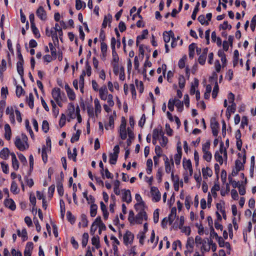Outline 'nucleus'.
Returning <instances> with one entry per match:
<instances>
[{"instance_id": "obj_1", "label": "nucleus", "mask_w": 256, "mask_h": 256, "mask_svg": "<svg viewBox=\"0 0 256 256\" xmlns=\"http://www.w3.org/2000/svg\"><path fill=\"white\" fill-rule=\"evenodd\" d=\"M134 208L136 210H140V212L136 216L135 222L138 224H141L144 219L146 220L148 219L146 213L144 210V202L137 203L134 205Z\"/></svg>"}, {"instance_id": "obj_2", "label": "nucleus", "mask_w": 256, "mask_h": 256, "mask_svg": "<svg viewBox=\"0 0 256 256\" xmlns=\"http://www.w3.org/2000/svg\"><path fill=\"white\" fill-rule=\"evenodd\" d=\"M126 122L124 117L122 118L120 125V126L118 132L120 138L124 140L127 137V130L126 129Z\"/></svg>"}, {"instance_id": "obj_3", "label": "nucleus", "mask_w": 256, "mask_h": 256, "mask_svg": "<svg viewBox=\"0 0 256 256\" xmlns=\"http://www.w3.org/2000/svg\"><path fill=\"white\" fill-rule=\"evenodd\" d=\"M164 160L166 172L169 174L171 172L172 166L174 167V166L173 159L171 158L170 160L168 158L164 156Z\"/></svg>"}, {"instance_id": "obj_4", "label": "nucleus", "mask_w": 256, "mask_h": 256, "mask_svg": "<svg viewBox=\"0 0 256 256\" xmlns=\"http://www.w3.org/2000/svg\"><path fill=\"white\" fill-rule=\"evenodd\" d=\"M243 151L244 152V154L242 156V160L243 162H242L240 160H236L235 162V168L236 170H242L244 168V164L246 163V150L244 149L243 150Z\"/></svg>"}, {"instance_id": "obj_5", "label": "nucleus", "mask_w": 256, "mask_h": 256, "mask_svg": "<svg viewBox=\"0 0 256 256\" xmlns=\"http://www.w3.org/2000/svg\"><path fill=\"white\" fill-rule=\"evenodd\" d=\"M14 144L16 148L21 151H24L28 148V144L26 142V144H24V143L22 142L21 139L18 137L16 138Z\"/></svg>"}, {"instance_id": "obj_6", "label": "nucleus", "mask_w": 256, "mask_h": 256, "mask_svg": "<svg viewBox=\"0 0 256 256\" xmlns=\"http://www.w3.org/2000/svg\"><path fill=\"white\" fill-rule=\"evenodd\" d=\"M150 192L153 196V200L155 202H158L160 200V193L157 188L152 186L150 189Z\"/></svg>"}, {"instance_id": "obj_7", "label": "nucleus", "mask_w": 256, "mask_h": 256, "mask_svg": "<svg viewBox=\"0 0 256 256\" xmlns=\"http://www.w3.org/2000/svg\"><path fill=\"white\" fill-rule=\"evenodd\" d=\"M52 95L56 102H58L60 100H62L60 90L59 88H54L52 92Z\"/></svg>"}, {"instance_id": "obj_8", "label": "nucleus", "mask_w": 256, "mask_h": 256, "mask_svg": "<svg viewBox=\"0 0 256 256\" xmlns=\"http://www.w3.org/2000/svg\"><path fill=\"white\" fill-rule=\"evenodd\" d=\"M164 134V132L160 129V130L158 128H154L152 132V143L154 144H156L157 140L159 138V136Z\"/></svg>"}, {"instance_id": "obj_9", "label": "nucleus", "mask_w": 256, "mask_h": 256, "mask_svg": "<svg viewBox=\"0 0 256 256\" xmlns=\"http://www.w3.org/2000/svg\"><path fill=\"white\" fill-rule=\"evenodd\" d=\"M99 94L101 100H106L108 96V90L106 86L104 85L99 89Z\"/></svg>"}, {"instance_id": "obj_10", "label": "nucleus", "mask_w": 256, "mask_h": 256, "mask_svg": "<svg viewBox=\"0 0 256 256\" xmlns=\"http://www.w3.org/2000/svg\"><path fill=\"white\" fill-rule=\"evenodd\" d=\"M134 236L130 231H127L124 236V242L125 244L128 245L132 242Z\"/></svg>"}, {"instance_id": "obj_11", "label": "nucleus", "mask_w": 256, "mask_h": 256, "mask_svg": "<svg viewBox=\"0 0 256 256\" xmlns=\"http://www.w3.org/2000/svg\"><path fill=\"white\" fill-rule=\"evenodd\" d=\"M210 126L212 130V133L213 135L215 136H216L218 133V126L219 124L218 122L216 120H211Z\"/></svg>"}, {"instance_id": "obj_12", "label": "nucleus", "mask_w": 256, "mask_h": 256, "mask_svg": "<svg viewBox=\"0 0 256 256\" xmlns=\"http://www.w3.org/2000/svg\"><path fill=\"white\" fill-rule=\"evenodd\" d=\"M37 16L42 20H45L46 19V14L44 8L40 6L37 10L36 12Z\"/></svg>"}, {"instance_id": "obj_13", "label": "nucleus", "mask_w": 256, "mask_h": 256, "mask_svg": "<svg viewBox=\"0 0 256 256\" xmlns=\"http://www.w3.org/2000/svg\"><path fill=\"white\" fill-rule=\"evenodd\" d=\"M122 191H124L122 196V200L128 204L130 202L132 201V196L130 190H123Z\"/></svg>"}, {"instance_id": "obj_14", "label": "nucleus", "mask_w": 256, "mask_h": 256, "mask_svg": "<svg viewBox=\"0 0 256 256\" xmlns=\"http://www.w3.org/2000/svg\"><path fill=\"white\" fill-rule=\"evenodd\" d=\"M183 166L185 170H188L190 172V175L192 176L193 172L192 168V166L191 161L190 160H186L184 159L183 160Z\"/></svg>"}, {"instance_id": "obj_15", "label": "nucleus", "mask_w": 256, "mask_h": 256, "mask_svg": "<svg viewBox=\"0 0 256 256\" xmlns=\"http://www.w3.org/2000/svg\"><path fill=\"white\" fill-rule=\"evenodd\" d=\"M4 204L6 208H9L12 210H14L16 208V204H14V202L12 199L7 198L5 200Z\"/></svg>"}, {"instance_id": "obj_16", "label": "nucleus", "mask_w": 256, "mask_h": 256, "mask_svg": "<svg viewBox=\"0 0 256 256\" xmlns=\"http://www.w3.org/2000/svg\"><path fill=\"white\" fill-rule=\"evenodd\" d=\"M74 111L75 108L74 104L72 103L69 104L68 108V115L72 119H74L76 118Z\"/></svg>"}, {"instance_id": "obj_17", "label": "nucleus", "mask_w": 256, "mask_h": 256, "mask_svg": "<svg viewBox=\"0 0 256 256\" xmlns=\"http://www.w3.org/2000/svg\"><path fill=\"white\" fill-rule=\"evenodd\" d=\"M112 64L114 68H118V62L119 60V58L117 54L116 50H112Z\"/></svg>"}, {"instance_id": "obj_18", "label": "nucleus", "mask_w": 256, "mask_h": 256, "mask_svg": "<svg viewBox=\"0 0 256 256\" xmlns=\"http://www.w3.org/2000/svg\"><path fill=\"white\" fill-rule=\"evenodd\" d=\"M116 117V112H114V115H112L109 117L108 124L105 125V128L109 130L110 128H113L114 126V118Z\"/></svg>"}, {"instance_id": "obj_19", "label": "nucleus", "mask_w": 256, "mask_h": 256, "mask_svg": "<svg viewBox=\"0 0 256 256\" xmlns=\"http://www.w3.org/2000/svg\"><path fill=\"white\" fill-rule=\"evenodd\" d=\"M94 110H95V114L96 116L97 117L98 114L100 113L102 107L100 104V102L98 98H96L94 100Z\"/></svg>"}, {"instance_id": "obj_20", "label": "nucleus", "mask_w": 256, "mask_h": 256, "mask_svg": "<svg viewBox=\"0 0 256 256\" xmlns=\"http://www.w3.org/2000/svg\"><path fill=\"white\" fill-rule=\"evenodd\" d=\"M4 130H5L4 137H5L6 139L9 140L11 138L12 132H11L10 127L8 124H5Z\"/></svg>"}, {"instance_id": "obj_21", "label": "nucleus", "mask_w": 256, "mask_h": 256, "mask_svg": "<svg viewBox=\"0 0 256 256\" xmlns=\"http://www.w3.org/2000/svg\"><path fill=\"white\" fill-rule=\"evenodd\" d=\"M46 34L48 36H52L53 38H55L56 40H58L57 34L54 32L53 28L50 30L49 28L47 27L46 30Z\"/></svg>"}, {"instance_id": "obj_22", "label": "nucleus", "mask_w": 256, "mask_h": 256, "mask_svg": "<svg viewBox=\"0 0 256 256\" xmlns=\"http://www.w3.org/2000/svg\"><path fill=\"white\" fill-rule=\"evenodd\" d=\"M202 175L204 178H207L208 176L210 177L212 176V170L206 167L202 169Z\"/></svg>"}, {"instance_id": "obj_23", "label": "nucleus", "mask_w": 256, "mask_h": 256, "mask_svg": "<svg viewBox=\"0 0 256 256\" xmlns=\"http://www.w3.org/2000/svg\"><path fill=\"white\" fill-rule=\"evenodd\" d=\"M9 153L10 151L8 148H4L0 152V157L6 160L8 156Z\"/></svg>"}, {"instance_id": "obj_24", "label": "nucleus", "mask_w": 256, "mask_h": 256, "mask_svg": "<svg viewBox=\"0 0 256 256\" xmlns=\"http://www.w3.org/2000/svg\"><path fill=\"white\" fill-rule=\"evenodd\" d=\"M22 61H18L17 63V70L19 74L22 77L24 74Z\"/></svg>"}, {"instance_id": "obj_25", "label": "nucleus", "mask_w": 256, "mask_h": 256, "mask_svg": "<svg viewBox=\"0 0 256 256\" xmlns=\"http://www.w3.org/2000/svg\"><path fill=\"white\" fill-rule=\"evenodd\" d=\"M68 157L69 158H72L74 162H76V157L77 156V152H76V148H74L73 149V154H72L70 150V148H68Z\"/></svg>"}, {"instance_id": "obj_26", "label": "nucleus", "mask_w": 256, "mask_h": 256, "mask_svg": "<svg viewBox=\"0 0 256 256\" xmlns=\"http://www.w3.org/2000/svg\"><path fill=\"white\" fill-rule=\"evenodd\" d=\"M92 244L96 248H100V238L98 236H94L92 238Z\"/></svg>"}, {"instance_id": "obj_27", "label": "nucleus", "mask_w": 256, "mask_h": 256, "mask_svg": "<svg viewBox=\"0 0 256 256\" xmlns=\"http://www.w3.org/2000/svg\"><path fill=\"white\" fill-rule=\"evenodd\" d=\"M112 18V16L110 14H108V16H106L103 20L102 27L103 28H106L107 26L108 23H110L111 22Z\"/></svg>"}, {"instance_id": "obj_28", "label": "nucleus", "mask_w": 256, "mask_h": 256, "mask_svg": "<svg viewBox=\"0 0 256 256\" xmlns=\"http://www.w3.org/2000/svg\"><path fill=\"white\" fill-rule=\"evenodd\" d=\"M174 106L178 108V111L182 112L183 109L184 103L178 99H174Z\"/></svg>"}, {"instance_id": "obj_29", "label": "nucleus", "mask_w": 256, "mask_h": 256, "mask_svg": "<svg viewBox=\"0 0 256 256\" xmlns=\"http://www.w3.org/2000/svg\"><path fill=\"white\" fill-rule=\"evenodd\" d=\"M82 224L83 227H86L88 225V220L86 216L84 214L81 215V222L79 223V226Z\"/></svg>"}, {"instance_id": "obj_30", "label": "nucleus", "mask_w": 256, "mask_h": 256, "mask_svg": "<svg viewBox=\"0 0 256 256\" xmlns=\"http://www.w3.org/2000/svg\"><path fill=\"white\" fill-rule=\"evenodd\" d=\"M98 206L96 204H92L90 209V214L92 217H94L96 216L97 212Z\"/></svg>"}, {"instance_id": "obj_31", "label": "nucleus", "mask_w": 256, "mask_h": 256, "mask_svg": "<svg viewBox=\"0 0 256 256\" xmlns=\"http://www.w3.org/2000/svg\"><path fill=\"white\" fill-rule=\"evenodd\" d=\"M108 46L107 44L104 42H101L100 50L102 53V56L105 58Z\"/></svg>"}, {"instance_id": "obj_32", "label": "nucleus", "mask_w": 256, "mask_h": 256, "mask_svg": "<svg viewBox=\"0 0 256 256\" xmlns=\"http://www.w3.org/2000/svg\"><path fill=\"white\" fill-rule=\"evenodd\" d=\"M171 34H173V32L172 31H170L169 32H165L163 34L164 40V42L167 44L168 43L170 40Z\"/></svg>"}, {"instance_id": "obj_33", "label": "nucleus", "mask_w": 256, "mask_h": 256, "mask_svg": "<svg viewBox=\"0 0 256 256\" xmlns=\"http://www.w3.org/2000/svg\"><path fill=\"white\" fill-rule=\"evenodd\" d=\"M214 158L218 162L220 163V164H223L224 160L222 156L220 154V152L218 151L216 152L214 154Z\"/></svg>"}, {"instance_id": "obj_34", "label": "nucleus", "mask_w": 256, "mask_h": 256, "mask_svg": "<svg viewBox=\"0 0 256 256\" xmlns=\"http://www.w3.org/2000/svg\"><path fill=\"white\" fill-rule=\"evenodd\" d=\"M88 234L87 232H84L82 235V246L83 247H85L88 242Z\"/></svg>"}, {"instance_id": "obj_35", "label": "nucleus", "mask_w": 256, "mask_h": 256, "mask_svg": "<svg viewBox=\"0 0 256 256\" xmlns=\"http://www.w3.org/2000/svg\"><path fill=\"white\" fill-rule=\"evenodd\" d=\"M34 98L32 93H30L29 94L28 98V106L30 108H34Z\"/></svg>"}, {"instance_id": "obj_36", "label": "nucleus", "mask_w": 256, "mask_h": 256, "mask_svg": "<svg viewBox=\"0 0 256 256\" xmlns=\"http://www.w3.org/2000/svg\"><path fill=\"white\" fill-rule=\"evenodd\" d=\"M120 182L119 180H116L114 182V192L116 195H119L120 194V190H119V186H120Z\"/></svg>"}, {"instance_id": "obj_37", "label": "nucleus", "mask_w": 256, "mask_h": 256, "mask_svg": "<svg viewBox=\"0 0 256 256\" xmlns=\"http://www.w3.org/2000/svg\"><path fill=\"white\" fill-rule=\"evenodd\" d=\"M118 156L112 154V153L110 154V163L112 164H115L116 162Z\"/></svg>"}, {"instance_id": "obj_38", "label": "nucleus", "mask_w": 256, "mask_h": 256, "mask_svg": "<svg viewBox=\"0 0 256 256\" xmlns=\"http://www.w3.org/2000/svg\"><path fill=\"white\" fill-rule=\"evenodd\" d=\"M80 133V130H78L76 131V132L74 134L72 138H71L70 142L72 143H74L75 142L78 141L79 140Z\"/></svg>"}, {"instance_id": "obj_39", "label": "nucleus", "mask_w": 256, "mask_h": 256, "mask_svg": "<svg viewBox=\"0 0 256 256\" xmlns=\"http://www.w3.org/2000/svg\"><path fill=\"white\" fill-rule=\"evenodd\" d=\"M135 83L138 88L140 92L142 93L144 90V84L142 82V81L139 82L138 80H136Z\"/></svg>"}, {"instance_id": "obj_40", "label": "nucleus", "mask_w": 256, "mask_h": 256, "mask_svg": "<svg viewBox=\"0 0 256 256\" xmlns=\"http://www.w3.org/2000/svg\"><path fill=\"white\" fill-rule=\"evenodd\" d=\"M194 238H188L186 244V248H194Z\"/></svg>"}, {"instance_id": "obj_41", "label": "nucleus", "mask_w": 256, "mask_h": 256, "mask_svg": "<svg viewBox=\"0 0 256 256\" xmlns=\"http://www.w3.org/2000/svg\"><path fill=\"white\" fill-rule=\"evenodd\" d=\"M204 152L203 158L208 162H210L211 160L212 155L210 152L206 151Z\"/></svg>"}, {"instance_id": "obj_42", "label": "nucleus", "mask_w": 256, "mask_h": 256, "mask_svg": "<svg viewBox=\"0 0 256 256\" xmlns=\"http://www.w3.org/2000/svg\"><path fill=\"white\" fill-rule=\"evenodd\" d=\"M220 189V186L218 184H214V186H212L211 192L212 194V196L214 197H216L217 196L216 192L218 191Z\"/></svg>"}, {"instance_id": "obj_43", "label": "nucleus", "mask_w": 256, "mask_h": 256, "mask_svg": "<svg viewBox=\"0 0 256 256\" xmlns=\"http://www.w3.org/2000/svg\"><path fill=\"white\" fill-rule=\"evenodd\" d=\"M57 190L58 193L60 196L64 195V188L61 182H58L57 184Z\"/></svg>"}, {"instance_id": "obj_44", "label": "nucleus", "mask_w": 256, "mask_h": 256, "mask_svg": "<svg viewBox=\"0 0 256 256\" xmlns=\"http://www.w3.org/2000/svg\"><path fill=\"white\" fill-rule=\"evenodd\" d=\"M218 82L216 81L215 82V85L214 88L212 92V97L213 98H216L218 95Z\"/></svg>"}, {"instance_id": "obj_45", "label": "nucleus", "mask_w": 256, "mask_h": 256, "mask_svg": "<svg viewBox=\"0 0 256 256\" xmlns=\"http://www.w3.org/2000/svg\"><path fill=\"white\" fill-rule=\"evenodd\" d=\"M42 156L44 162V163H46L48 160V155L46 154V148L45 146H44L42 148Z\"/></svg>"}, {"instance_id": "obj_46", "label": "nucleus", "mask_w": 256, "mask_h": 256, "mask_svg": "<svg viewBox=\"0 0 256 256\" xmlns=\"http://www.w3.org/2000/svg\"><path fill=\"white\" fill-rule=\"evenodd\" d=\"M48 46H49V47H50V50L51 52L52 56V57H54V59H56V48L54 47V46H53V44L52 42H50L48 44Z\"/></svg>"}, {"instance_id": "obj_47", "label": "nucleus", "mask_w": 256, "mask_h": 256, "mask_svg": "<svg viewBox=\"0 0 256 256\" xmlns=\"http://www.w3.org/2000/svg\"><path fill=\"white\" fill-rule=\"evenodd\" d=\"M128 220L130 224H134L135 222L136 217H134V214L132 210L129 212Z\"/></svg>"}, {"instance_id": "obj_48", "label": "nucleus", "mask_w": 256, "mask_h": 256, "mask_svg": "<svg viewBox=\"0 0 256 256\" xmlns=\"http://www.w3.org/2000/svg\"><path fill=\"white\" fill-rule=\"evenodd\" d=\"M186 80L183 76H180L178 78L179 86L180 88H183L184 87Z\"/></svg>"}, {"instance_id": "obj_49", "label": "nucleus", "mask_w": 256, "mask_h": 256, "mask_svg": "<svg viewBox=\"0 0 256 256\" xmlns=\"http://www.w3.org/2000/svg\"><path fill=\"white\" fill-rule=\"evenodd\" d=\"M31 28L32 31V32L34 34L36 38H39L40 36V34L39 32V30L37 28L36 26V24L31 26Z\"/></svg>"}, {"instance_id": "obj_50", "label": "nucleus", "mask_w": 256, "mask_h": 256, "mask_svg": "<svg viewBox=\"0 0 256 256\" xmlns=\"http://www.w3.org/2000/svg\"><path fill=\"white\" fill-rule=\"evenodd\" d=\"M207 243L206 240H204V242H202V246L200 248L201 252L204 253V252L206 251L208 252L210 250V246H206V244Z\"/></svg>"}, {"instance_id": "obj_51", "label": "nucleus", "mask_w": 256, "mask_h": 256, "mask_svg": "<svg viewBox=\"0 0 256 256\" xmlns=\"http://www.w3.org/2000/svg\"><path fill=\"white\" fill-rule=\"evenodd\" d=\"M198 80L197 79H195L194 81V85L192 84L191 86L190 90V94H194L196 92V86H198Z\"/></svg>"}, {"instance_id": "obj_52", "label": "nucleus", "mask_w": 256, "mask_h": 256, "mask_svg": "<svg viewBox=\"0 0 256 256\" xmlns=\"http://www.w3.org/2000/svg\"><path fill=\"white\" fill-rule=\"evenodd\" d=\"M42 129L45 133L49 130V124L47 120H44L42 122Z\"/></svg>"}, {"instance_id": "obj_53", "label": "nucleus", "mask_w": 256, "mask_h": 256, "mask_svg": "<svg viewBox=\"0 0 256 256\" xmlns=\"http://www.w3.org/2000/svg\"><path fill=\"white\" fill-rule=\"evenodd\" d=\"M87 112H88V115L90 117L92 118H94V108L91 106H88Z\"/></svg>"}, {"instance_id": "obj_54", "label": "nucleus", "mask_w": 256, "mask_h": 256, "mask_svg": "<svg viewBox=\"0 0 256 256\" xmlns=\"http://www.w3.org/2000/svg\"><path fill=\"white\" fill-rule=\"evenodd\" d=\"M60 208L61 214L62 216H64V213L66 212V208H65L64 202L62 200H60Z\"/></svg>"}, {"instance_id": "obj_55", "label": "nucleus", "mask_w": 256, "mask_h": 256, "mask_svg": "<svg viewBox=\"0 0 256 256\" xmlns=\"http://www.w3.org/2000/svg\"><path fill=\"white\" fill-rule=\"evenodd\" d=\"M198 20L202 24H208V22L205 20V16L204 15H200L198 16Z\"/></svg>"}, {"instance_id": "obj_56", "label": "nucleus", "mask_w": 256, "mask_h": 256, "mask_svg": "<svg viewBox=\"0 0 256 256\" xmlns=\"http://www.w3.org/2000/svg\"><path fill=\"white\" fill-rule=\"evenodd\" d=\"M174 99L170 98L168 100V108L172 112L174 110Z\"/></svg>"}, {"instance_id": "obj_57", "label": "nucleus", "mask_w": 256, "mask_h": 256, "mask_svg": "<svg viewBox=\"0 0 256 256\" xmlns=\"http://www.w3.org/2000/svg\"><path fill=\"white\" fill-rule=\"evenodd\" d=\"M184 216H181L180 217V219L178 222L177 221L175 222V224H176V226H178L180 228H182V226H183L184 224Z\"/></svg>"}, {"instance_id": "obj_58", "label": "nucleus", "mask_w": 256, "mask_h": 256, "mask_svg": "<svg viewBox=\"0 0 256 256\" xmlns=\"http://www.w3.org/2000/svg\"><path fill=\"white\" fill-rule=\"evenodd\" d=\"M220 28H222L223 30H226L227 28L230 30L232 28V26L229 24L227 21H224L222 24L220 26Z\"/></svg>"}, {"instance_id": "obj_59", "label": "nucleus", "mask_w": 256, "mask_h": 256, "mask_svg": "<svg viewBox=\"0 0 256 256\" xmlns=\"http://www.w3.org/2000/svg\"><path fill=\"white\" fill-rule=\"evenodd\" d=\"M108 98V103L110 106H114V102L113 100V96L111 94H109L107 97Z\"/></svg>"}, {"instance_id": "obj_60", "label": "nucleus", "mask_w": 256, "mask_h": 256, "mask_svg": "<svg viewBox=\"0 0 256 256\" xmlns=\"http://www.w3.org/2000/svg\"><path fill=\"white\" fill-rule=\"evenodd\" d=\"M66 116L64 114H62L61 116V118L60 120L59 125L60 128L64 126L66 124Z\"/></svg>"}, {"instance_id": "obj_61", "label": "nucleus", "mask_w": 256, "mask_h": 256, "mask_svg": "<svg viewBox=\"0 0 256 256\" xmlns=\"http://www.w3.org/2000/svg\"><path fill=\"white\" fill-rule=\"evenodd\" d=\"M17 190H18L17 184H16V182H15L14 181L12 183V185H11V187H10V190H11V192H14V194H18V191Z\"/></svg>"}, {"instance_id": "obj_62", "label": "nucleus", "mask_w": 256, "mask_h": 256, "mask_svg": "<svg viewBox=\"0 0 256 256\" xmlns=\"http://www.w3.org/2000/svg\"><path fill=\"white\" fill-rule=\"evenodd\" d=\"M24 92V89L20 86H17L16 88V94L18 97H20Z\"/></svg>"}, {"instance_id": "obj_63", "label": "nucleus", "mask_w": 256, "mask_h": 256, "mask_svg": "<svg viewBox=\"0 0 256 256\" xmlns=\"http://www.w3.org/2000/svg\"><path fill=\"white\" fill-rule=\"evenodd\" d=\"M66 93L70 100H73L76 98L75 94L72 89L70 91L66 92Z\"/></svg>"}, {"instance_id": "obj_64", "label": "nucleus", "mask_w": 256, "mask_h": 256, "mask_svg": "<svg viewBox=\"0 0 256 256\" xmlns=\"http://www.w3.org/2000/svg\"><path fill=\"white\" fill-rule=\"evenodd\" d=\"M256 25V14L253 16L251 20L250 28L252 31L254 30Z\"/></svg>"}]
</instances>
